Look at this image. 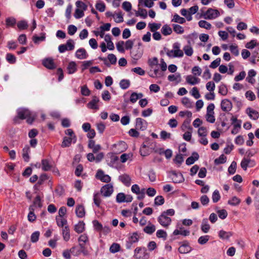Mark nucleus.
I'll list each match as a JSON object with an SVG mask.
<instances>
[{
  "label": "nucleus",
  "instance_id": "f257e3e1",
  "mask_svg": "<svg viewBox=\"0 0 259 259\" xmlns=\"http://www.w3.org/2000/svg\"><path fill=\"white\" fill-rule=\"evenodd\" d=\"M175 213V211L174 209H169L164 211L158 217V222L162 227L167 228L171 222L170 217L174 215Z\"/></svg>",
  "mask_w": 259,
  "mask_h": 259
},
{
  "label": "nucleus",
  "instance_id": "f03ea898",
  "mask_svg": "<svg viewBox=\"0 0 259 259\" xmlns=\"http://www.w3.org/2000/svg\"><path fill=\"white\" fill-rule=\"evenodd\" d=\"M172 50L166 49V54L169 58H181L184 56L183 51L180 49V45L178 42L173 44Z\"/></svg>",
  "mask_w": 259,
  "mask_h": 259
},
{
  "label": "nucleus",
  "instance_id": "7ed1b4c3",
  "mask_svg": "<svg viewBox=\"0 0 259 259\" xmlns=\"http://www.w3.org/2000/svg\"><path fill=\"white\" fill-rule=\"evenodd\" d=\"M220 15V12L218 10L209 8L207 10L201 14V16L205 19L212 20L215 19Z\"/></svg>",
  "mask_w": 259,
  "mask_h": 259
},
{
  "label": "nucleus",
  "instance_id": "20e7f679",
  "mask_svg": "<svg viewBox=\"0 0 259 259\" xmlns=\"http://www.w3.org/2000/svg\"><path fill=\"white\" fill-rule=\"evenodd\" d=\"M113 192V187L112 184H108L101 187V194L105 197H109Z\"/></svg>",
  "mask_w": 259,
  "mask_h": 259
},
{
  "label": "nucleus",
  "instance_id": "39448f33",
  "mask_svg": "<svg viewBox=\"0 0 259 259\" xmlns=\"http://www.w3.org/2000/svg\"><path fill=\"white\" fill-rule=\"evenodd\" d=\"M116 200L118 203L131 202L133 200V197L131 195H125L123 193L117 194Z\"/></svg>",
  "mask_w": 259,
  "mask_h": 259
},
{
  "label": "nucleus",
  "instance_id": "423d86ee",
  "mask_svg": "<svg viewBox=\"0 0 259 259\" xmlns=\"http://www.w3.org/2000/svg\"><path fill=\"white\" fill-rule=\"evenodd\" d=\"M30 115V112L28 110L22 109L19 110L17 113V115L14 118V122L18 123V120L20 119H24L27 118Z\"/></svg>",
  "mask_w": 259,
  "mask_h": 259
},
{
  "label": "nucleus",
  "instance_id": "0eeeda50",
  "mask_svg": "<svg viewBox=\"0 0 259 259\" xmlns=\"http://www.w3.org/2000/svg\"><path fill=\"white\" fill-rule=\"evenodd\" d=\"M99 59L103 61L104 63V64L107 66L109 67L111 64H115L116 63L117 59L116 56L113 54H110L108 55L107 59L106 58H102L99 57Z\"/></svg>",
  "mask_w": 259,
  "mask_h": 259
},
{
  "label": "nucleus",
  "instance_id": "6e6552de",
  "mask_svg": "<svg viewBox=\"0 0 259 259\" xmlns=\"http://www.w3.org/2000/svg\"><path fill=\"white\" fill-rule=\"evenodd\" d=\"M96 178L102 182L106 183H109L111 181V177L109 175L105 174L104 171L101 169H99L97 171Z\"/></svg>",
  "mask_w": 259,
  "mask_h": 259
},
{
  "label": "nucleus",
  "instance_id": "1a4fd4ad",
  "mask_svg": "<svg viewBox=\"0 0 259 259\" xmlns=\"http://www.w3.org/2000/svg\"><path fill=\"white\" fill-rule=\"evenodd\" d=\"M136 128L138 130L144 131L147 128V122L142 118H137L136 119Z\"/></svg>",
  "mask_w": 259,
  "mask_h": 259
},
{
  "label": "nucleus",
  "instance_id": "9d476101",
  "mask_svg": "<svg viewBox=\"0 0 259 259\" xmlns=\"http://www.w3.org/2000/svg\"><path fill=\"white\" fill-rule=\"evenodd\" d=\"M114 151L116 153H120L124 152L127 148V145L123 141L119 142L113 145Z\"/></svg>",
  "mask_w": 259,
  "mask_h": 259
},
{
  "label": "nucleus",
  "instance_id": "9b49d317",
  "mask_svg": "<svg viewBox=\"0 0 259 259\" xmlns=\"http://www.w3.org/2000/svg\"><path fill=\"white\" fill-rule=\"evenodd\" d=\"M99 102L100 100L98 97L93 96L92 100L88 103L87 107L90 109L97 110L99 109V105H98Z\"/></svg>",
  "mask_w": 259,
  "mask_h": 259
},
{
  "label": "nucleus",
  "instance_id": "f8f14e48",
  "mask_svg": "<svg viewBox=\"0 0 259 259\" xmlns=\"http://www.w3.org/2000/svg\"><path fill=\"white\" fill-rule=\"evenodd\" d=\"M42 65L49 69H54L56 67L54 59L51 58H48L43 60Z\"/></svg>",
  "mask_w": 259,
  "mask_h": 259
},
{
  "label": "nucleus",
  "instance_id": "ddd939ff",
  "mask_svg": "<svg viewBox=\"0 0 259 259\" xmlns=\"http://www.w3.org/2000/svg\"><path fill=\"white\" fill-rule=\"evenodd\" d=\"M221 109L223 111H230L232 108L231 102L228 99L223 100L221 104Z\"/></svg>",
  "mask_w": 259,
  "mask_h": 259
},
{
  "label": "nucleus",
  "instance_id": "4468645a",
  "mask_svg": "<svg viewBox=\"0 0 259 259\" xmlns=\"http://www.w3.org/2000/svg\"><path fill=\"white\" fill-rule=\"evenodd\" d=\"M78 242L79 246L83 252L85 249V244L89 242L88 236L85 234L81 235L78 238Z\"/></svg>",
  "mask_w": 259,
  "mask_h": 259
},
{
  "label": "nucleus",
  "instance_id": "2eb2a0df",
  "mask_svg": "<svg viewBox=\"0 0 259 259\" xmlns=\"http://www.w3.org/2000/svg\"><path fill=\"white\" fill-rule=\"evenodd\" d=\"M146 249L144 247H137L135 249L134 257L136 259H140L145 256Z\"/></svg>",
  "mask_w": 259,
  "mask_h": 259
},
{
  "label": "nucleus",
  "instance_id": "dca6fc26",
  "mask_svg": "<svg viewBox=\"0 0 259 259\" xmlns=\"http://www.w3.org/2000/svg\"><path fill=\"white\" fill-rule=\"evenodd\" d=\"M241 167L244 170H246L248 166H253L254 162L252 161L250 158H244L241 162Z\"/></svg>",
  "mask_w": 259,
  "mask_h": 259
},
{
  "label": "nucleus",
  "instance_id": "f3484780",
  "mask_svg": "<svg viewBox=\"0 0 259 259\" xmlns=\"http://www.w3.org/2000/svg\"><path fill=\"white\" fill-rule=\"evenodd\" d=\"M88 147L92 149L94 153L98 152L101 149V146L100 145H96L95 141L93 140H90L88 143Z\"/></svg>",
  "mask_w": 259,
  "mask_h": 259
},
{
  "label": "nucleus",
  "instance_id": "a211bd4d",
  "mask_svg": "<svg viewBox=\"0 0 259 259\" xmlns=\"http://www.w3.org/2000/svg\"><path fill=\"white\" fill-rule=\"evenodd\" d=\"M75 56L77 58L82 60L86 59L88 55L85 50L83 48H81L77 50L75 53Z\"/></svg>",
  "mask_w": 259,
  "mask_h": 259
},
{
  "label": "nucleus",
  "instance_id": "6ab92c4d",
  "mask_svg": "<svg viewBox=\"0 0 259 259\" xmlns=\"http://www.w3.org/2000/svg\"><path fill=\"white\" fill-rule=\"evenodd\" d=\"M246 111L248 116L251 119L253 120H256L258 118L259 113L257 111L252 109L251 108H248Z\"/></svg>",
  "mask_w": 259,
  "mask_h": 259
},
{
  "label": "nucleus",
  "instance_id": "aec40b11",
  "mask_svg": "<svg viewBox=\"0 0 259 259\" xmlns=\"http://www.w3.org/2000/svg\"><path fill=\"white\" fill-rule=\"evenodd\" d=\"M186 80L188 84H191V85H194L200 82V79L193 76L191 75H189L186 76Z\"/></svg>",
  "mask_w": 259,
  "mask_h": 259
},
{
  "label": "nucleus",
  "instance_id": "412c9836",
  "mask_svg": "<svg viewBox=\"0 0 259 259\" xmlns=\"http://www.w3.org/2000/svg\"><path fill=\"white\" fill-rule=\"evenodd\" d=\"M75 212L78 218H83L85 215V210L82 205H78L76 207Z\"/></svg>",
  "mask_w": 259,
  "mask_h": 259
},
{
  "label": "nucleus",
  "instance_id": "4be33fe9",
  "mask_svg": "<svg viewBox=\"0 0 259 259\" xmlns=\"http://www.w3.org/2000/svg\"><path fill=\"white\" fill-rule=\"evenodd\" d=\"M143 97L142 93H137L133 92L131 94L130 97V101L132 103H136L139 99H141Z\"/></svg>",
  "mask_w": 259,
  "mask_h": 259
},
{
  "label": "nucleus",
  "instance_id": "5701e85b",
  "mask_svg": "<svg viewBox=\"0 0 259 259\" xmlns=\"http://www.w3.org/2000/svg\"><path fill=\"white\" fill-rule=\"evenodd\" d=\"M199 158V155L196 152H194L192 156L188 157L186 161V163L187 165H191L194 163L196 160Z\"/></svg>",
  "mask_w": 259,
  "mask_h": 259
},
{
  "label": "nucleus",
  "instance_id": "b1692460",
  "mask_svg": "<svg viewBox=\"0 0 259 259\" xmlns=\"http://www.w3.org/2000/svg\"><path fill=\"white\" fill-rule=\"evenodd\" d=\"M30 152V148L28 145L25 146L22 150V157L25 161L28 162L29 160L30 157L29 153Z\"/></svg>",
  "mask_w": 259,
  "mask_h": 259
},
{
  "label": "nucleus",
  "instance_id": "393cba45",
  "mask_svg": "<svg viewBox=\"0 0 259 259\" xmlns=\"http://www.w3.org/2000/svg\"><path fill=\"white\" fill-rule=\"evenodd\" d=\"M119 180L123 183L124 185L126 186H130L131 184V178L130 176L124 174L122 175L119 177Z\"/></svg>",
  "mask_w": 259,
  "mask_h": 259
},
{
  "label": "nucleus",
  "instance_id": "a878e982",
  "mask_svg": "<svg viewBox=\"0 0 259 259\" xmlns=\"http://www.w3.org/2000/svg\"><path fill=\"white\" fill-rule=\"evenodd\" d=\"M85 224L83 221H79L78 224L75 225L74 226V230L77 233H81L83 232L84 230Z\"/></svg>",
  "mask_w": 259,
  "mask_h": 259
},
{
  "label": "nucleus",
  "instance_id": "bb28decb",
  "mask_svg": "<svg viewBox=\"0 0 259 259\" xmlns=\"http://www.w3.org/2000/svg\"><path fill=\"white\" fill-rule=\"evenodd\" d=\"M172 180L174 183H179L182 182L184 179L183 175L181 174H176V172H173L172 175Z\"/></svg>",
  "mask_w": 259,
  "mask_h": 259
},
{
  "label": "nucleus",
  "instance_id": "cd10ccee",
  "mask_svg": "<svg viewBox=\"0 0 259 259\" xmlns=\"http://www.w3.org/2000/svg\"><path fill=\"white\" fill-rule=\"evenodd\" d=\"M188 130L183 134V137L185 141L189 142L191 140L193 128L191 126H188Z\"/></svg>",
  "mask_w": 259,
  "mask_h": 259
},
{
  "label": "nucleus",
  "instance_id": "c85d7f7f",
  "mask_svg": "<svg viewBox=\"0 0 259 259\" xmlns=\"http://www.w3.org/2000/svg\"><path fill=\"white\" fill-rule=\"evenodd\" d=\"M52 166L47 159H42L41 160V168L44 171H49L51 170Z\"/></svg>",
  "mask_w": 259,
  "mask_h": 259
},
{
  "label": "nucleus",
  "instance_id": "c756f323",
  "mask_svg": "<svg viewBox=\"0 0 259 259\" xmlns=\"http://www.w3.org/2000/svg\"><path fill=\"white\" fill-rule=\"evenodd\" d=\"M63 239L68 241L70 239V230L68 226H65L62 230Z\"/></svg>",
  "mask_w": 259,
  "mask_h": 259
},
{
  "label": "nucleus",
  "instance_id": "7c9ffc66",
  "mask_svg": "<svg viewBox=\"0 0 259 259\" xmlns=\"http://www.w3.org/2000/svg\"><path fill=\"white\" fill-rule=\"evenodd\" d=\"M189 45L185 46L183 48V51L185 54L188 56H191L193 54V50L190 45V41H188Z\"/></svg>",
  "mask_w": 259,
  "mask_h": 259
},
{
  "label": "nucleus",
  "instance_id": "2f4dec72",
  "mask_svg": "<svg viewBox=\"0 0 259 259\" xmlns=\"http://www.w3.org/2000/svg\"><path fill=\"white\" fill-rule=\"evenodd\" d=\"M69 74L74 73L77 70L76 64L74 62H70L67 68Z\"/></svg>",
  "mask_w": 259,
  "mask_h": 259
},
{
  "label": "nucleus",
  "instance_id": "473e14b6",
  "mask_svg": "<svg viewBox=\"0 0 259 259\" xmlns=\"http://www.w3.org/2000/svg\"><path fill=\"white\" fill-rule=\"evenodd\" d=\"M73 141V142H75V139H72V138H68V137H64L63 138V142L62 143L61 146L62 147H67L70 146L72 142Z\"/></svg>",
  "mask_w": 259,
  "mask_h": 259
},
{
  "label": "nucleus",
  "instance_id": "72a5a7b5",
  "mask_svg": "<svg viewBox=\"0 0 259 259\" xmlns=\"http://www.w3.org/2000/svg\"><path fill=\"white\" fill-rule=\"evenodd\" d=\"M33 207L34 206H30L29 207L30 211L28 215V220L30 222H33L36 219V217L34 213V208H33Z\"/></svg>",
  "mask_w": 259,
  "mask_h": 259
},
{
  "label": "nucleus",
  "instance_id": "f704fd0d",
  "mask_svg": "<svg viewBox=\"0 0 259 259\" xmlns=\"http://www.w3.org/2000/svg\"><path fill=\"white\" fill-rule=\"evenodd\" d=\"M93 200L95 204L98 207L100 206V204L102 202V200L100 197V195L99 192H96L94 194Z\"/></svg>",
  "mask_w": 259,
  "mask_h": 259
},
{
  "label": "nucleus",
  "instance_id": "c9c22d12",
  "mask_svg": "<svg viewBox=\"0 0 259 259\" xmlns=\"http://www.w3.org/2000/svg\"><path fill=\"white\" fill-rule=\"evenodd\" d=\"M182 104L187 108H191L193 107L192 102L187 97H184L181 100Z\"/></svg>",
  "mask_w": 259,
  "mask_h": 259
},
{
  "label": "nucleus",
  "instance_id": "e433bc0d",
  "mask_svg": "<svg viewBox=\"0 0 259 259\" xmlns=\"http://www.w3.org/2000/svg\"><path fill=\"white\" fill-rule=\"evenodd\" d=\"M171 21L180 24H184L185 23L186 20L185 18L180 17L178 14H175L173 16Z\"/></svg>",
  "mask_w": 259,
  "mask_h": 259
},
{
  "label": "nucleus",
  "instance_id": "4c0bfd02",
  "mask_svg": "<svg viewBox=\"0 0 259 259\" xmlns=\"http://www.w3.org/2000/svg\"><path fill=\"white\" fill-rule=\"evenodd\" d=\"M161 31V33L164 35H165V36L167 35H169L172 33L171 28L169 27V26H168L167 24L164 25L162 26Z\"/></svg>",
  "mask_w": 259,
  "mask_h": 259
},
{
  "label": "nucleus",
  "instance_id": "58836bf2",
  "mask_svg": "<svg viewBox=\"0 0 259 259\" xmlns=\"http://www.w3.org/2000/svg\"><path fill=\"white\" fill-rule=\"evenodd\" d=\"M155 226L152 224H150L144 228V231L147 234H151L155 232Z\"/></svg>",
  "mask_w": 259,
  "mask_h": 259
},
{
  "label": "nucleus",
  "instance_id": "ea45409f",
  "mask_svg": "<svg viewBox=\"0 0 259 259\" xmlns=\"http://www.w3.org/2000/svg\"><path fill=\"white\" fill-rule=\"evenodd\" d=\"M178 250L180 253H187L190 251L191 247L188 245L183 244L180 246Z\"/></svg>",
  "mask_w": 259,
  "mask_h": 259
},
{
  "label": "nucleus",
  "instance_id": "a19ab883",
  "mask_svg": "<svg viewBox=\"0 0 259 259\" xmlns=\"http://www.w3.org/2000/svg\"><path fill=\"white\" fill-rule=\"evenodd\" d=\"M198 25L201 28H203L209 30L211 28V25L209 22L205 20H200L198 22Z\"/></svg>",
  "mask_w": 259,
  "mask_h": 259
},
{
  "label": "nucleus",
  "instance_id": "79ce46f5",
  "mask_svg": "<svg viewBox=\"0 0 259 259\" xmlns=\"http://www.w3.org/2000/svg\"><path fill=\"white\" fill-rule=\"evenodd\" d=\"M139 236L137 233H133L128 238V241L131 244L136 243L139 241Z\"/></svg>",
  "mask_w": 259,
  "mask_h": 259
},
{
  "label": "nucleus",
  "instance_id": "37998d69",
  "mask_svg": "<svg viewBox=\"0 0 259 259\" xmlns=\"http://www.w3.org/2000/svg\"><path fill=\"white\" fill-rule=\"evenodd\" d=\"M241 202V200L236 196H234L229 199L228 201V203L232 206H236L239 204Z\"/></svg>",
  "mask_w": 259,
  "mask_h": 259
},
{
  "label": "nucleus",
  "instance_id": "c03bdc74",
  "mask_svg": "<svg viewBox=\"0 0 259 259\" xmlns=\"http://www.w3.org/2000/svg\"><path fill=\"white\" fill-rule=\"evenodd\" d=\"M136 16H140L144 19H145L147 17V12L145 9H141L139 8L138 11L136 12Z\"/></svg>",
  "mask_w": 259,
  "mask_h": 259
},
{
  "label": "nucleus",
  "instance_id": "a18cd8bd",
  "mask_svg": "<svg viewBox=\"0 0 259 259\" xmlns=\"http://www.w3.org/2000/svg\"><path fill=\"white\" fill-rule=\"evenodd\" d=\"M16 23V20L14 18L9 17L6 19V25L7 27H13Z\"/></svg>",
  "mask_w": 259,
  "mask_h": 259
},
{
  "label": "nucleus",
  "instance_id": "49530a36",
  "mask_svg": "<svg viewBox=\"0 0 259 259\" xmlns=\"http://www.w3.org/2000/svg\"><path fill=\"white\" fill-rule=\"evenodd\" d=\"M96 8L100 12H104L106 9V6L105 4L100 1H98L96 4Z\"/></svg>",
  "mask_w": 259,
  "mask_h": 259
},
{
  "label": "nucleus",
  "instance_id": "de8ad7c7",
  "mask_svg": "<svg viewBox=\"0 0 259 259\" xmlns=\"http://www.w3.org/2000/svg\"><path fill=\"white\" fill-rule=\"evenodd\" d=\"M40 36L35 35L33 36V41L34 43L37 44L39 41H43L45 39L46 34L45 33H41Z\"/></svg>",
  "mask_w": 259,
  "mask_h": 259
},
{
  "label": "nucleus",
  "instance_id": "09e8293b",
  "mask_svg": "<svg viewBox=\"0 0 259 259\" xmlns=\"http://www.w3.org/2000/svg\"><path fill=\"white\" fill-rule=\"evenodd\" d=\"M232 235L230 232H227L224 230H221L219 232V237L223 239H228Z\"/></svg>",
  "mask_w": 259,
  "mask_h": 259
},
{
  "label": "nucleus",
  "instance_id": "8fccbe9b",
  "mask_svg": "<svg viewBox=\"0 0 259 259\" xmlns=\"http://www.w3.org/2000/svg\"><path fill=\"white\" fill-rule=\"evenodd\" d=\"M119 85L123 90L127 89L130 85V81L127 79H122L120 81Z\"/></svg>",
  "mask_w": 259,
  "mask_h": 259
},
{
  "label": "nucleus",
  "instance_id": "3c124183",
  "mask_svg": "<svg viewBox=\"0 0 259 259\" xmlns=\"http://www.w3.org/2000/svg\"><path fill=\"white\" fill-rule=\"evenodd\" d=\"M120 246L119 244L116 243H113L110 247V251L111 253H116L120 250Z\"/></svg>",
  "mask_w": 259,
  "mask_h": 259
},
{
  "label": "nucleus",
  "instance_id": "603ef678",
  "mask_svg": "<svg viewBox=\"0 0 259 259\" xmlns=\"http://www.w3.org/2000/svg\"><path fill=\"white\" fill-rule=\"evenodd\" d=\"M148 64L149 66L153 68L154 66H156L158 64V60L157 57H153L148 59Z\"/></svg>",
  "mask_w": 259,
  "mask_h": 259
},
{
  "label": "nucleus",
  "instance_id": "864d4df0",
  "mask_svg": "<svg viewBox=\"0 0 259 259\" xmlns=\"http://www.w3.org/2000/svg\"><path fill=\"white\" fill-rule=\"evenodd\" d=\"M219 93L223 96L227 95L228 93V89L227 86L224 84H221L219 89Z\"/></svg>",
  "mask_w": 259,
  "mask_h": 259
},
{
  "label": "nucleus",
  "instance_id": "5fc2aeb1",
  "mask_svg": "<svg viewBox=\"0 0 259 259\" xmlns=\"http://www.w3.org/2000/svg\"><path fill=\"white\" fill-rule=\"evenodd\" d=\"M56 222L57 225L60 227H63L67 224V220L62 217H56Z\"/></svg>",
  "mask_w": 259,
  "mask_h": 259
},
{
  "label": "nucleus",
  "instance_id": "6e6d98bb",
  "mask_svg": "<svg viewBox=\"0 0 259 259\" xmlns=\"http://www.w3.org/2000/svg\"><path fill=\"white\" fill-rule=\"evenodd\" d=\"M17 27L20 30H24L28 28V25L26 21L22 20L17 23Z\"/></svg>",
  "mask_w": 259,
  "mask_h": 259
},
{
  "label": "nucleus",
  "instance_id": "4d7b16f0",
  "mask_svg": "<svg viewBox=\"0 0 259 259\" xmlns=\"http://www.w3.org/2000/svg\"><path fill=\"white\" fill-rule=\"evenodd\" d=\"M164 203V198L163 196L159 195L155 197L154 204L155 205H161Z\"/></svg>",
  "mask_w": 259,
  "mask_h": 259
},
{
  "label": "nucleus",
  "instance_id": "13d9d810",
  "mask_svg": "<svg viewBox=\"0 0 259 259\" xmlns=\"http://www.w3.org/2000/svg\"><path fill=\"white\" fill-rule=\"evenodd\" d=\"M94 227L95 229L98 231V232H101L102 230L103 229V227L102 225L97 220H94L93 222Z\"/></svg>",
  "mask_w": 259,
  "mask_h": 259
},
{
  "label": "nucleus",
  "instance_id": "bf43d9fd",
  "mask_svg": "<svg viewBox=\"0 0 259 259\" xmlns=\"http://www.w3.org/2000/svg\"><path fill=\"white\" fill-rule=\"evenodd\" d=\"M226 160L227 157L224 154H222L218 158L214 160V163L215 164L224 163L226 162Z\"/></svg>",
  "mask_w": 259,
  "mask_h": 259
},
{
  "label": "nucleus",
  "instance_id": "052dcab7",
  "mask_svg": "<svg viewBox=\"0 0 259 259\" xmlns=\"http://www.w3.org/2000/svg\"><path fill=\"white\" fill-rule=\"evenodd\" d=\"M148 26L150 28L151 31L155 32L160 28L161 24L160 23H149L148 24Z\"/></svg>",
  "mask_w": 259,
  "mask_h": 259
},
{
  "label": "nucleus",
  "instance_id": "680f3d73",
  "mask_svg": "<svg viewBox=\"0 0 259 259\" xmlns=\"http://www.w3.org/2000/svg\"><path fill=\"white\" fill-rule=\"evenodd\" d=\"M214 114V113H206L205 115L206 121L211 123H214L215 120Z\"/></svg>",
  "mask_w": 259,
  "mask_h": 259
},
{
  "label": "nucleus",
  "instance_id": "e2e57ef3",
  "mask_svg": "<svg viewBox=\"0 0 259 259\" xmlns=\"http://www.w3.org/2000/svg\"><path fill=\"white\" fill-rule=\"evenodd\" d=\"M181 14L183 16L185 17L188 21H191L192 20V16L189 14V11L185 9H182L181 10Z\"/></svg>",
  "mask_w": 259,
  "mask_h": 259
},
{
  "label": "nucleus",
  "instance_id": "0e129e2a",
  "mask_svg": "<svg viewBox=\"0 0 259 259\" xmlns=\"http://www.w3.org/2000/svg\"><path fill=\"white\" fill-rule=\"evenodd\" d=\"M174 31L178 34H182L184 32V28L178 24L172 25Z\"/></svg>",
  "mask_w": 259,
  "mask_h": 259
},
{
  "label": "nucleus",
  "instance_id": "69168bd1",
  "mask_svg": "<svg viewBox=\"0 0 259 259\" xmlns=\"http://www.w3.org/2000/svg\"><path fill=\"white\" fill-rule=\"evenodd\" d=\"M75 5L77 9H79L82 10L83 11H85L87 9V5L82 1H78L75 3Z\"/></svg>",
  "mask_w": 259,
  "mask_h": 259
},
{
  "label": "nucleus",
  "instance_id": "338daca9",
  "mask_svg": "<svg viewBox=\"0 0 259 259\" xmlns=\"http://www.w3.org/2000/svg\"><path fill=\"white\" fill-rule=\"evenodd\" d=\"M210 227L209 225L207 223V221H203L201 227V229L204 233H207Z\"/></svg>",
  "mask_w": 259,
  "mask_h": 259
},
{
  "label": "nucleus",
  "instance_id": "774afa93",
  "mask_svg": "<svg viewBox=\"0 0 259 259\" xmlns=\"http://www.w3.org/2000/svg\"><path fill=\"white\" fill-rule=\"evenodd\" d=\"M81 94L83 96H89L91 94V91L88 89L87 85L81 87Z\"/></svg>",
  "mask_w": 259,
  "mask_h": 259
}]
</instances>
